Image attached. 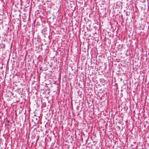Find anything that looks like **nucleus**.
<instances>
[{"label":"nucleus","mask_w":149,"mask_h":149,"mask_svg":"<svg viewBox=\"0 0 149 149\" xmlns=\"http://www.w3.org/2000/svg\"><path fill=\"white\" fill-rule=\"evenodd\" d=\"M7 122L8 123H10V120H8L7 121Z\"/></svg>","instance_id":"nucleus-3"},{"label":"nucleus","mask_w":149,"mask_h":149,"mask_svg":"<svg viewBox=\"0 0 149 149\" xmlns=\"http://www.w3.org/2000/svg\"><path fill=\"white\" fill-rule=\"evenodd\" d=\"M5 42V41L4 40L2 41V43L0 44V47L1 48H4L5 47V44L4 42Z\"/></svg>","instance_id":"nucleus-1"},{"label":"nucleus","mask_w":149,"mask_h":149,"mask_svg":"<svg viewBox=\"0 0 149 149\" xmlns=\"http://www.w3.org/2000/svg\"><path fill=\"white\" fill-rule=\"evenodd\" d=\"M126 15L127 16L129 15V14H128V13L127 12H126Z\"/></svg>","instance_id":"nucleus-2"}]
</instances>
